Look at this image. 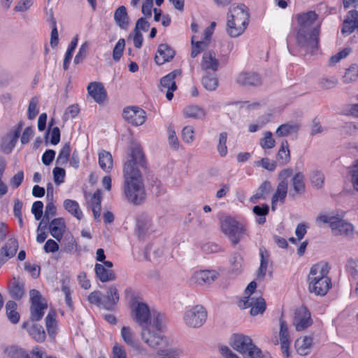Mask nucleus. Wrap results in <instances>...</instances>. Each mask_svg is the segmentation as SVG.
<instances>
[{
    "instance_id": "0e129e2a",
    "label": "nucleus",
    "mask_w": 358,
    "mask_h": 358,
    "mask_svg": "<svg viewBox=\"0 0 358 358\" xmlns=\"http://www.w3.org/2000/svg\"><path fill=\"white\" fill-rule=\"evenodd\" d=\"M125 48V41L124 38H120L117 42L113 51V59L118 61L122 55L123 51Z\"/></svg>"
},
{
    "instance_id": "0eeeda50",
    "label": "nucleus",
    "mask_w": 358,
    "mask_h": 358,
    "mask_svg": "<svg viewBox=\"0 0 358 358\" xmlns=\"http://www.w3.org/2000/svg\"><path fill=\"white\" fill-rule=\"evenodd\" d=\"M215 22H213L211 24L204 29L202 34L200 35L199 25L196 22H192L191 29L194 34L191 38L192 48L191 57H196L201 52H203L210 43V37L214 32Z\"/></svg>"
},
{
    "instance_id": "69168bd1",
    "label": "nucleus",
    "mask_w": 358,
    "mask_h": 358,
    "mask_svg": "<svg viewBox=\"0 0 358 358\" xmlns=\"http://www.w3.org/2000/svg\"><path fill=\"white\" fill-rule=\"evenodd\" d=\"M351 182L355 190L358 192V159L351 166Z\"/></svg>"
},
{
    "instance_id": "473e14b6",
    "label": "nucleus",
    "mask_w": 358,
    "mask_h": 358,
    "mask_svg": "<svg viewBox=\"0 0 358 358\" xmlns=\"http://www.w3.org/2000/svg\"><path fill=\"white\" fill-rule=\"evenodd\" d=\"M20 133V129L11 131L3 136L1 141V149L4 153H10L15 145Z\"/></svg>"
},
{
    "instance_id": "20e7f679",
    "label": "nucleus",
    "mask_w": 358,
    "mask_h": 358,
    "mask_svg": "<svg viewBox=\"0 0 358 358\" xmlns=\"http://www.w3.org/2000/svg\"><path fill=\"white\" fill-rule=\"evenodd\" d=\"M250 13L248 8L238 3L232 6L227 14L226 31L231 37L242 35L249 24Z\"/></svg>"
},
{
    "instance_id": "ddd939ff",
    "label": "nucleus",
    "mask_w": 358,
    "mask_h": 358,
    "mask_svg": "<svg viewBox=\"0 0 358 358\" xmlns=\"http://www.w3.org/2000/svg\"><path fill=\"white\" fill-rule=\"evenodd\" d=\"M29 296L31 319L36 321L39 320L42 318L44 310L47 308L46 301L36 289L30 290Z\"/></svg>"
},
{
    "instance_id": "de8ad7c7",
    "label": "nucleus",
    "mask_w": 358,
    "mask_h": 358,
    "mask_svg": "<svg viewBox=\"0 0 358 358\" xmlns=\"http://www.w3.org/2000/svg\"><path fill=\"white\" fill-rule=\"evenodd\" d=\"M351 52V49L345 48L336 54L331 55L328 60V66L333 67L338 64L341 60L345 59Z\"/></svg>"
},
{
    "instance_id": "774afa93",
    "label": "nucleus",
    "mask_w": 358,
    "mask_h": 358,
    "mask_svg": "<svg viewBox=\"0 0 358 358\" xmlns=\"http://www.w3.org/2000/svg\"><path fill=\"white\" fill-rule=\"evenodd\" d=\"M346 267L348 272L352 276L358 275V259H350L347 262Z\"/></svg>"
},
{
    "instance_id": "864d4df0",
    "label": "nucleus",
    "mask_w": 358,
    "mask_h": 358,
    "mask_svg": "<svg viewBox=\"0 0 358 358\" xmlns=\"http://www.w3.org/2000/svg\"><path fill=\"white\" fill-rule=\"evenodd\" d=\"M38 105L39 99L38 97L35 96L31 99L27 108V117L29 120L34 119L38 114Z\"/></svg>"
},
{
    "instance_id": "423d86ee",
    "label": "nucleus",
    "mask_w": 358,
    "mask_h": 358,
    "mask_svg": "<svg viewBox=\"0 0 358 358\" xmlns=\"http://www.w3.org/2000/svg\"><path fill=\"white\" fill-rule=\"evenodd\" d=\"M131 315L134 321L142 327L146 325L157 327L161 320L166 319L159 312L151 310L143 301H135L131 305Z\"/></svg>"
},
{
    "instance_id": "e2e57ef3",
    "label": "nucleus",
    "mask_w": 358,
    "mask_h": 358,
    "mask_svg": "<svg viewBox=\"0 0 358 358\" xmlns=\"http://www.w3.org/2000/svg\"><path fill=\"white\" fill-rule=\"evenodd\" d=\"M88 301L91 304L103 308V296L99 291H94L88 296Z\"/></svg>"
},
{
    "instance_id": "49530a36",
    "label": "nucleus",
    "mask_w": 358,
    "mask_h": 358,
    "mask_svg": "<svg viewBox=\"0 0 358 358\" xmlns=\"http://www.w3.org/2000/svg\"><path fill=\"white\" fill-rule=\"evenodd\" d=\"M358 79V65L353 64L345 71L343 76V81L345 83H351Z\"/></svg>"
},
{
    "instance_id": "2f4dec72",
    "label": "nucleus",
    "mask_w": 358,
    "mask_h": 358,
    "mask_svg": "<svg viewBox=\"0 0 358 358\" xmlns=\"http://www.w3.org/2000/svg\"><path fill=\"white\" fill-rule=\"evenodd\" d=\"M358 21V12L355 10H352L348 12L346 15L341 32L344 35H349L354 31L357 27V22Z\"/></svg>"
},
{
    "instance_id": "a878e982",
    "label": "nucleus",
    "mask_w": 358,
    "mask_h": 358,
    "mask_svg": "<svg viewBox=\"0 0 358 358\" xmlns=\"http://www.w3.org/2000/svg\"><path fill=\"white\" fill-rule=\"evenodd\" d=\"M112 266L113 264L109 261H105L103 264H96L95 265L96 275L101 282H105L115 279V275L110 269Z\"/></svg>"
},
{
    "instance_id": "4d7b16f0",
    "label": "nucleus",
    "mask_w": 358,
    "mask_h": 358,
    "mask_svg": "<svg viewBox=\"0 0 358 358\" xmlns=\"http://www.w3.org/2000/svg\"><path fill=\"white\" fill-rule=\"evenodd\" d=\"M255 165L262 167L268 171H274L276 169L277 164L275 161L270 159L268 157H263L255 162Z\"/></svg>"
},
{
    "instance_id": "a18cd8bd",
    "label": "nucleus",
    "mask_w": 358,
    "mask_h": 358,
    "mask_svg": "<svg viewBox=\"0 0 358 358\" xmlns=\"http://www.w3.org/2000/svg\"><path fill=\"white\" fill-rule=\"evenodd\" d=\"M6 315L9 320L16 324L20 320V315L17 311V304L13 301H9L6 305Z\"/></svg>"
},
{
    "instance_id": "4be33fe9",
    "label": "nucleus",
    "mask_w": 358,
    "mask_h": 358,
    "mask_svg": "<svg viewBox=\"0 0 358 358\" xmlns=\"http://www.w3.org/2000/svg\"><path fill=\"white\" fill-rule=\"evenodd\" d=\"M181 75L180 70H174L166 76H164L160 80L162 90L163 89L166 90V97L169 101L172 100L173 97V92L177 90L175 79L180 77Z\"/></svg>"
},
{
    "instance_id": "bf43d9fd",
    "label": "nucleus",
    "mask_w": 358,
    "mask_h": 358,
    "mask_svg": "<svg viewBox=\"0 0 358 358\" xmlns=\"http://www.w3.org/2000/svg\"><path fill=\"white\" fill-rule=\"evenodd\" d=\"M55 317L56 313L51 310L45 317L46 328L50 335H53L55 333L57 326Z\"/></svg>"
},
{
    "instance_id": "c756f323",
    "label": "nucleus",
    "mask_w": 358,
    "mask_h": 358,
    "mask_svg": "<svg viewBox=\"0 0 358 358\" xmlns=\"http://www.w3.org/2000/svg\"><path fill=\"white\" fill-rule=\"evenodd\" d=\"M175 55L174 50L166 44H160L158 47L155 57V62L158 65H162L165 62L171 60Z\"/></svg>"
},
{
    "instance_id": "338daca9",
    "label": "nucleus",
    "mask_w": 358,
    "mask_h": 358,
    "mask_svg": "<svg viewBox=\"0 0 358 358\" xmlns=\"http://www.w3.org/2000/svg\"><path fill=\"white\" fill-rule=\"evenodd\" d=\"M113 358H127L126 350L122 345L115 343L112 350Z\"/></svg>"
},
{
    "instance_id": "ea45409f",
    "label": "nucleus",
    "mask_w": 358,
    "mask_h": 358,
    "mask_svg": "<svg viewBox=\"0 0 358 358\" xmlns=\"http://www.w3.org/2000/svg\"><path fill=\"white\" fill-rule=\"evenodd\" d=\"M277 160L282 164L285 165L290 161V152L289 149V144L287 141H282L279 150L277 153Z\"/></svg>"
},
{
    "instance_id": "79ce46f5",
    "label": "nucleus",
    "mask_w": 358,
    "mask_h": 358,
    "mask_svg": "<svg viewBox=\"0 0 358 358\" xmlns=\"http://www.w3.org/2000/svg\"><path fill=\"white\" fill-rule=\"evenodd\" d=\"M4 355L7 358H26L27 357V352H26L22 348L15 346L10 345L7 346L3 350Z\"/></svg>"
},
{
    "instance_id": "f03ea898",
    "label": "nucleus",
    "mask_w": 358,
    "mask_h": 358,
    "mask_svg": "<svg viewBox=\"0 0 358 358\" xmlns=\"http://www.w3.org/2000/svg\"><path fill=\"white\" fill-rule=\"evenodd\" d=\"M346 212L341 209L323 211L315 218L317 224H327L332 234L336 236L352 238L355 234L353 224L345 220Z\"/></svg>"
},
{
    "instance_id": "09e8293b",
    "label": "nucleus",
    "mask_w": 358,
    "mask_h": 358,
    "mask_svg": "<svg viewBox=\"0 0 358 358\" xmlns=\"http://www.w3.org/2000/svg\"><path fill=\"white\" fill-rule=\"evenodd\" d=\"M338 78L335 76H324L318 81V86L323 90H329L337 86Z\"/></svg>"
},
{
    "instance_id": "9d476101",
    "label": "nucleus",
    "mask_w": 358,
    "mask_h": 358,
    "mask_svg": "<svg viewBox=\"0 0 358 358\" xmlns=\"http://www.w3.org/2000/svg\"><path fill=\"white\" fill-rule=\"evenodd\" d=\"M208 311L201 304H196L188 308L184 313L183 322L189 328L199 329L206 322Z\"/></svg>"
},
{
    "instance_id": "412c9836",
    "label": "nucleus",
    "mask_w": 358,
    "mask_h": 358,
    "mask_svg": "<svg viewBox=\"0 0 358 358\" xmlns=\"http://www.w3.org/2000/svg\"><path fill=\"white\" fill-rule=\"evenodd\" d=\"M219 277V273L213 270H200L195 271L191 276L192 282L199 285H209Z\"/></svg>"
},
{
    "instance_id": "39448f33",
    "label": "nucleus",
    "mask_w": 358,
    "mask_h": 358,
    "mask_svg": "<svg viewBox=\"0 0 358 358\" xmlns=\"http://www.w3.org/2000/svg\"><path fill=\"white\" fill-rule=\"evenodd\" d=\"M229 344L243 358H264L261 350L255 344L251 337L246 334L242 333L231 334Z\"/></svg>"
},
{
    "instance_id": "2eb2a0df",
    "label": "nucleus",
    "mask_w": 358,
    "mask_h": 358,
    "mask_svg": "<svg viewBox=\"0 0 358 358\" xmlns=\"http://www.w3.org/2000/svg\"><path fill=\"white\" fill-rule=\"evenodd\" d=\"M292 170L291 169H285L281 171L279 173V178L280 182L277 187V189L272 198V208H274V206L278 202H283L285 200L288 189V181L286 180L291 176Z\"/></svg>"
},
{
    "instance_id": "cd10ccee",
    "label": "nucleus",
    "mask_w": 358,
    "mask_h": 358,
    "mask_svg": "<svg viewBox=\"0 0 358 358\" xmlns=\"http://www.w3.org/2000/svg\"><path fill=\"white\" fill-rule=\"evenodd\" d=\"M22 327L27 331L29 334L37 342H43L45 339V333L42 326L34 322H25Z\"/></svg>"
},
{
    "instance_id": "f704fd0d",
    "label": "nucleus",
    "mask_w": 358,
    "mask_h": 358,
    "mask_svg": "<svg viewBox=\"0 0 358 358\" xmlns=\"http://www.w3.org/2000/svg\"><path fill=\"white\" fill-rule=\"evenodd\" d=\"M49 230L52 237L57 241H60L66 230L64 220L63 218L52 220L50 223Z\"/></svg>"
},
{
    "instance_id": "6e6552de",
    "label": "nucleus",
    "mask_w": 358,
    "mask_h": 358,
    "mask_svg": "<svg viewBox=\"0 0 358 358\" xmlns=\"http://www.w3.org/2000/svg\"><path fill=\"white\" fill-rule=\"evenodd\" d=\"M166 327V319L161 320L159 326L146 325L141 328V338L143 342L150 348L163 345L166 339L160 331Z\"/></svg>"
},
{
    "instance_id": "4c0bfd02",
    "label": "nucleus",
    "mask_w": 358,
    "mask_h": 358,
    "mask_svg": "<svg viewBox=\"0 0 358 358\" xmlns=\"http://www.w3.org/2000/svg\"><path fill=\"white\" fill-rule=\"evenodd\" d=\"M63 207L66 211L78 220H80L83 218V212L76 201L69 199H65L63 202Z\"/></svg>"
},
{
    "instance_id": "13d9d810",
    "label": "nucleus",
    "mask_w": 358,
    "mask_h": 358,
    "mask_svg": "<svg viewBox=\"0 0 358 358\" xmlns=\"http://www.w3.org/2000/svg\"><path fill=\"white\" fill-rule=\"evenodd\" d=\"M11 293L16 299H20L24 293V285L20 280L14 278L11 287Z\"/></svg>"
},
{
    "instance_id": "e433bc0d",
    "label": "nucleus",
    "mask_w": 358,
    "mask_h": 358,
    "mask_svg": "<svg viewBox=\"0 0 358 358\" xmlns=\"http://www.w3.org/2000/svg\"><path fill=\"white\" fill-rule=\"evenodd\" d=\"M99 165L100 168L106 173L113 169V160L111 154L106 150L99 152Z\"/></svg>"
},
{
    "instance_id": "bb28decb",
    "label": "nucleus",
    "mask_w": 358,
    "mask_h": 358,
    "mask_svg": "<svg viewBox=\"0 0 358 358\" xmlns=\"http://www.w3.org/2000/svg\"><path fill=\"white\" fill-rule=\"evenodd\" d=\"M113 19L115 24L121 29H127L130 25V18L124 6H120L115 9Z\"/></svg>"
},
{
    "instance_id": "603ef678",
    "label": "nucleus",
    "mask_w": 358,
    "mask_h": 358,
    "mask_svg": "<svg viewBox=\"0 0 358 358\" xmlns=\"http://www.w3.org/2000/svg\"><path fill=\"white\" fill-rule=\"evenodd\" d=\"M202 84L206 90L214 91L218 86V80L217 77L210 73H206L202 78Z\"/></svg>"
},
{
    "instance_id": "c03bdc74",
    "label": "nucleus",
    "mask_w": 358,
    "mask_h": 358,
    "mask_svg": "<svg viewBox=\"0 0 358 358\" xmlns=\"http://www.w3.org/2000/svg\"><path fill=\"white\" fill-rule=\"evenodd\" d=\"M259 145L264 150H271L275 146V141L271 131H265L259 139Z\"/></svg>"
},
{
    "instance_id": "393cba45",
    "label": "nucleus",
    "mask_w": 358,
    "mask_h": 358,
    "mask_svg": "<svg viewBox=\"0 0 358 358\" xmlns=\"http://www.w3.org/2000/svg\"><path fill=\"white\" fill-rule=\"evenodd\" d=\"M236 82L243 86H258L262 83L261 78L257 73L245 71L236 75Z\"/></svg>"
},
{
    "instance_id": "dca6fc26",
    "label": "nucleus",
    "mask_w": 358,
    "mask_h": 358,
    "mask_svg": "<svg viewBox=\"0 0 358 358\" xmlns=\"http://www.w3.org/2000/svg\"><path fill=\"white\" fill-rule=\"evenodd\" d=\"M124 120L135 127L142 125L146 120L145 112L137 106H128L122 112Z\"/></svg>"
},
{
    "instance_id": "f3484780",
    "label": "nucleus",
    "mask_w": 358,
    "mask_h": 358,
    "mask_svg": "<svg viewBox=\"0 0 358 358\" xmlns=\"http://www.w3.org/2000/svg\"><path fill=\"white\" fill-rule=\"evenodd\" d=\"M220 60L213 50L205 51L200 62V68L205 73L216 72L220 68Z\"/></svg>"
},
{
    "instance_id": "c9c22d12",
    "label": "nucleus",
    "mask_w": 358,
    "mask_h": 358,
    "mask_svg": "<svg viewBox=\"0 0 358 358\" xmlns=\"http://www.w3.org/2000/svg\"><path fill=\"white\" fill-rule=\"evenodd\" d=\"M101 192L100 189H97L93 194L90 195L87 198V203L92 210L95 219L99 218L101 215Z\"/></svg>"
},
{
    "instance_id": "f257e3e1",
    "label": "nucleus",
    "mask_w": 358,
    "mask_h": 358,
    "mask_svg": "<svg viewBox=\"0 0 358 358\" xmlns=\"http://www.w3.org/2000/svg\"><path fill=\"white\" fill-rule=\"evenodd\" d=\"M145 164V155L141 145L133 143L128 159L123 166L122 191L126 201L134 205H138L145 199L146 194L141 172Z\"/></svg>"
},
{
    "instance_id": "a19ab883",
    "label": "nucleus",
    "mask_w": 358,
    "mask_h": 358,
    "mask_svg": "<svg viewBox=\"0 0 358 358\" xmlns=\"http://www.w3.org/2000/svg\"><path fill=\"white\" fill-rule=\"evenodd\" d=\"M182 350L178 348L170 347L157 352V358H180Z\"/></svg>"
},
{
    "instance_id": "052dcab7",
    "label": "nucleus",
    "mask_w": 358,
    "mask_h": 358,
    "mask_svg": "<svg viewBox=\"0 0 358 358\" xmlns=\"http://www.w3.org/2000/svg\"><path fill=\"white\" fill-rule=\"evenodd\" d=\"M310 182L315 188H322L324 183V174L317 171H313L310 176Z\"/></svg>"
},
{
    "instance_id": "4468645a",
    "label": "nucleus",
    "mask_w": 358,
    "mask_h": 358,
    "mask_svg": "<svg viewBox=\"0 0 358 358\" xmlns=\"http://www.w3.org/2000/svg\"><path fill=\"white\" fill-rule=\"evenodd\" d=\"M257 283L255 281H252L245 288L244 295L242 296L238 303V306L241 308L245 309L248 308V306L252 303H257V305L261 307L263 304V297L261 294L256 291Z\"/></svg>"
},
{
    "instance_id": "5701e85b",
    "label": "nucleus",
    "mask_w": 358,
    "mask_h": 358,
    "mask_svg": "<svg viewBox=\"0 0 358 358\" xmlns=\"http://www.w3.org/2000/svg\"><path fill=\"white\" fill-rule=\"evenodd\" d=\"M182 115L185 119L202 121L208 116L207 110L198 104H189L182 110Z\"/></svg>"
},
{
    "instance_id": "c85d7f7f",
    "label": "nucleus",
    "mask_w": 358,
    "mask_h": 358,
    "mask_svg": "<svg viewBox=\"0 0 358 358\" xmlns=\"http://www.w3.org/2000/svg\"><path fill=\"white\" fill-rule=\"evenodd\" d=\"M120 300V294L117 288L111 285L103 296V308L112 310Z\"/></svg>"
},
{
    "instance_id": "7ed1b4c3",
    "label": "nucleus",
    "mask_w": 358,
    "mask_h": 358,
    "mask_svg": "<svg viewBox=\"0 0 358 358\" xmlns=\"http://www.w3.org/2000/svg\"><path fill=\"white\" fill-rule=\"evenodd\" d=\"M330 267L327 262H320L312 266L308 274V291L316 296H324L331 287L328 276Z\"/></svg>"
},
{
    "instance_id": "58836bf2",
    "label": "nucleus",
    "mask_w": 358,
    "mask_h": 358,
    "mask_svg": "<svg viewBox=\"0 0 358 358\" xmlns=\"http://www.w3.org/2000/svg\"><path fill=\"white\" fill-rule=\"evenodd\" d=\"M299 128L300 125L298 123L289 122L283 124L277 128L275 134L278 137H285L296 133Z\"/></svg>"
},
{
    "instance_id": "b1692460",
    "label": "nucleus",
    "mask_w": 358,
    "mask_h": 358,
    "mask_svg": "<svg viewBox=\"0 0 358 358\" xmlns=\"http://www.w3.org/2000/svg\"><path fill=\"white\" fill-rule=\"evenodd\" d=\"M87 92L92 99L99 104L103 103L107 97L103 85L99 82L90 83L87 86Z\"/></svg>"
},
{
    "instance_id": "1a4fd4ad",
    "label": "nucleus",
    "mask_w": 358,
    "mask_h": 358,
    "mask_svg": "<svg viewBox=\"0 0 358 358\" xmlns=\"http://www.w3.org/2000/svg\"><path fill=\"white\" fill-rule=\"evenodd\" d=\"M221 230L234 245L238 244L248 234L245 224L231 217L222 221Z\"/></svg>"
},
{
    "instance_id": "6e6d98bb",
    "label": "nucleus",
    "mask_w": 358,
    "mask_h": 358,
    "mask_svg": "<svg viewBox=\"0 0 358 358\" xmlns=\"http://www.w3.org/2000/svg\"><path fill=\"white\" fill-rule=\"evenodd\" d=\"M138 230L141 234H148L154 231V225L149 219H142L138 222Z\"/></svg>"
},
{
    "instance_id": "a211bd4d",
    "label": "nucleus",
    "mask_w": 358,
    "mask_h": 358,
    "mask_svg": "<svg viewBox=\"0 0 358 358\" xmlns=\"http://www.w3.org/2000/svg\"><path fill=\"white\" fill-rule=\"evenodd\" d=\"M313 320L310 311L306 307H301L295 312L293 325L297 331H302L310 327Z\"/></svg>"
},
{
    "instance_id": "7c9ffc66",
    "label": "nucleus",
    "mask_w": 358,
    "mask_h": 358,
    "mask_svg": "<svg viewBox=\"0 0 358 358\" xmlns=\"http://www.w3.org/2000/svg\"><path fill=\"white\" fill-rule=\"evenodd\" d=\"M18 249V243L15 238H9L0 250V258L3 262L14 257Z\"/></svg>"
},
{
    "instance_id": "3c124183",
    "label": "nucleus",
    "mask_w": 358,
    "mask_h": 358,
    "mask_svg": "<svg viewBox=\"0 0 358 358\" xmlns=\"http://www.w3.org/2000/svg\"><path fill=\"white\" fill-rule=\"evenodd\" d=\"M304 175L301 172L295 173L292 178V185L295 192H303L305 189Z\"/></svg>"
},
{
    "instance_id": "6ab92c4d",
    "label": "nucleus",
    "mask_w": 358,
    "mask_h": 358,
    "mask_svg": "<svg viewBox=\"0 0 358 358\" xmlns=\"http://www.w3.org/2000/svg\"><path fill=\"white\" fill-rule=\"evenodd\" d=\"M320 29L317 28H313L308 31H306L304 33L303 42L299 40V31L296 34V42L299 45L305 48L308 51L313 52L317 48L318 45V36Z\"/></svg>"
},
{
    "instance_id": "aec40b11",
    "label": "nucleus",
    "mask_w": 358,
    "mask_h": 358,
    "mask_svg": "<svg viewBox=\"0 0 358 358\" xmlns=\"http://www.w3.org/2000/svg\"><path fill=\"white\" fill-rule=\"evenodd\" d=\"M314 336L312 334L299 336L294 341V349L300 356H306L314 346Z\"/></svg>"
},
{
    "instance_id": "37998d69",
    "label": "nucleus",
    "mask_w": 358,
    "mask_h": 358,
    "mask_svg": "<svg viewBox=\"0 0 358 358\" xmlns=\"http://www.w3.org/2000/svg\"><path fill=\"white\" fill-rule=\"evenodd\" d=\"M168 143L173 150H178L180 146V141L177 137L176 131L173 126L169 125L166 131Z\"/></svg>"
},
{
    "instance_id": "8fccbe9b",
    "label": "nucleus",
    "mask_w": 358,
    "mask_h": 358,
    "mask_svg": "<svg viewBox=\"0 0 358 358\" xmlns=\"http://www.w3.org/2000/svg\"><path fill=\"white\" fill-rule=\"evenodd\" d=\"M195 129L192 125H186L181 130V138L184 143L192 144L195 140Z\"/></svg>"
},
{
    "instance_id": "5fc2aeb1",
    "label": "nucleus",
    "mask_w": 358,
    "mask_h": 358,
    "mask_svg": "<svg viewBox=\"0 0 358 358\" xmlns=\"http://www.w3.org/2000/svg\"><path fill=\"white\" fill-rule=\"evenodd\" d=\"M253 213L259 216L257 219V222L259 224H263L266 222L265 216L268 213V206L267 205L255 206L252 208Z\"/></svg>"
},
{
    "instance_id": "680f3d73",
    "label": "nucleus",
    "mask_w": 358,
    "mask_h": 358,
    "mask_svg": "<svg viewBox=\"0 0 358 358\" xmlns=\"http://www.w3.org/2000/svg\"><path fill=\"white\" fill-rule=\"evenodd\" d=\"M71 152L70 146L66 144L61 149L57 159V163L59 165H64L67 163Z\"/></svg>"
},
{
    "instance_id": "9b49d317",
    "label": "nucleus",
    "mask_w": 358,
    "mask_h": 358,
    "mask_svg": "<svg viewBox=\"0 0 358 358\" xmlns=\"http://www.w3.org/2000/svg\"><path fill=\"white\" fill-rule=\"evenodd\" d=\"M271 342L275 345H280L281 352L285 358H289L291 356V338L288 326L284 320H280L279 331L272 336Z\"/></svg>"
},
{
    "instance_id": "f8f14e48",
    "label": "nucleus",
    "mask_w": 358,
    "mask_h": 358,
    "mask_svg": "<svg viewBox=\"0 0 358 358\" xmlns=\"http://www.w3.org/2000/svg\"><path fill=\"white\" fill-rule=\"evenodd\" d=\"M296 20L299 24V40L303 42L304 33L307 30L317 28L320 29V24L317 22V15L314 11H308L298 14Z\"/></svg>"
},
{
    "instance_id": "72a5a7b5",
    "label": "nucleus",
    "mask_w": 358,
    "mask_h": 358,
    "mask_svg": "<svg viewBox=\"0 0 358 358\" xmlns=\"http://www.w3.org/2000/svg\"><path fill=\"white\" fill-rule=\"evenodd\" d=\"M120 336L127 345L135 350L141 348L139 344L136 342V333L131 327L123 326L120 330Z\"/></svg>"
}]
</instances>
